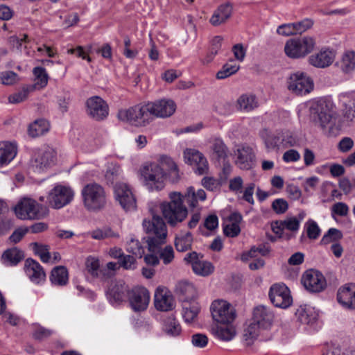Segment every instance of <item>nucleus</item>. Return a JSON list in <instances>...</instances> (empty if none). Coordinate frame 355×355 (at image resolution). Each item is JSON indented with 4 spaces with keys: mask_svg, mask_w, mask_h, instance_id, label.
Wrapping results in <instances>:
<instances>
[{
    "mask_svg": "<svg viewBox=\"0 0 355 355\" xmlns=\"http://www.w3.org/2000/svg\"><path fill=\"white\" fill-rule=\"evenodd\" d=\"M175 291L180 295L182 302L184 300H195L197 295L194 286L187 281L179 282L175 286Z\"/></svg>",
    "mask_w": 355,
    "mask_h": 355,
    "instance_id": "obj_32",
    "label": "nucleus"
},
{
    "mask_svg": "<svg viewBox=\"0 0 355 355\" xmlns=\"http://www.w3.org/2000/svg\"><path fill=\"white\" fill-rule=\"evenodd\" d=\"M287 87L290 92L297 96L309 94L314 87L313 81L305 72L297 71L291 73L287 80Z\"/></svg>",
    "mask_w": 355,
    "mask_h": 355,
    "instance_id": "obj_8",
    "label": "nucleus"
},
{
    "mask_svg": "<svg viewBox=\"0 0 355 355\" xmlns=\"http://www.w3.org/2000/svg\"><path fill=\"white\" fill-rule=\"evenodd\" d=\"M232 10L233 6L230 2L220 5L210 18V23L215 26L225 23L229 18H230L232 14Z\"/></svg>",
    "mask_w": 355,
    "mask_h": 355,
    "instance_id": "obj_28",
    "label": "nucleus"
},
{
    "mask_svg": "<svg viewBox=\"0 0 355 355\" xmlns=\"http://www.w3.org/2000/svg\"><path fill=\"white\" fill-rule=\"evenodd\" d=\"M334 108V103L329 98H322L313 101L310 107V114L315 125L325 130L335 115Z\"/></svg>",
    "mask_w": 355,
    "mask_h": 355,
    "instance_id": "obj_4",
    "label": "nucleus"
},
{
    "mask_svg": "<svg viewBox=\"0 0 355 355\" xmlns=\"http://www.w3.org/2000/svg\"><path fill=\"white\" fill-rule=\"evenodd\" d=\"M91 236L94 239H96V240H102V239H109V238H114V239L119 238V233L114 232L112 229L108 228V227L94 230L91 233Z\"/></svg>",
    "mask_w": 355,
    "mask_h": 355,
    "instance_id": "obj_54",
    "label": "nucleus"
},
{
    "mask_svg": "<svg viewBox=\"0 0 355 355\" xmlns=\"http://www.w3.org/2000/svg\"><path fill=\"white\" fill-rule=\"evenodd\" d=\"M155 306L158 311H169L175 307L171 293L165 288H157L155 293Z\"/></svg>",
    "mask_w": 355,
    "mask_h": 355,
    "instance_id": "obj_21",
    "label": "nucleus"
},
{
    "mask_svg": "<svg viewBox=\"0 0 355 355\" xmlns=\"http://www.w3.org/2000/svg\"><path fill=\"white\" fill-rule=\"evenodd\" d=\"M56 161V152L51 147H45L35 152L31 160L33 170L41 173L45 169L55 164Z\"/></svg>",
    "mask_w": 355,
    "mask_h": 355,
    "instance_id": "obj_13",
    "label": "nucleus"
},
{
    "mask_svg": "<svg viewBox=\"0 0 355 355\" xmlns=\"http://www.w3.org/2000/svg\"><path fill=\"white\" fill-rule=\"evenodd\" d=\"M15 212L17 218L21 220L40 219L48 214L46 207L39 205L31 198H23L15 207Z\"/></svg>",
    "mask_w": 355,
    "mask_h": 355,
    "instance_id": "obj_7",
    "label": "nucleus"
},
{
    "mask_svg": "<svg viewBox=\"0 0 355 355\" xmlns=\"http://www.w3.org/2000/svg\"><path fill=\"white\" fill-rule=\"evenodd\" d=\"M336 65L345 73L354 71L355 69V52L346 51L341 59L336 62Z\"/></svg>",
    "mask_w": 355,
    "mask_h": 355,
    "instance_id": "obj_39",
    "label": "nucleus"
},
{
    "mask_svg": "<svg viewBox=\"0 0 355 355\" xmlns=\"http://www.w3.org/2000/svg\"><path fill=\"white\" fill-rule=\"evenodd\" d=\"M140 173L148 190L159 191L164 187L166 173L160 164L155 162L146 164L141 167Z\"/></svg>",
    "mask_w": 355,
    "mask_h": 355,
    "instance_id": "obj_6",
    "label": "nucleus"
},
{
    "mask_svg": "<svg viewBox=\"0 0 355 355\" xmlns=\"http://www.w3.org/2000/svg\"><path fill=\"white\" fill-rule=\"evenodd\" d=\"M282 135L279 132L267 134L264 137V143L268 150H272L279 148L282 142Z\"/></svg>",
    "mask_w": 355,
    "mask_h": 355,
    "instance_id": "obj_53",
    "label": "nucleus"
},
{
    "mask_svg": "<svg viewBox=\"0 0 355 355\" xmlns=\"http://www.w3.org/2000/svg\"><path fill=\"white\" fill-rule=\"evenodd\" d=\"M34 91V86H26L17 93L13 94L8 97L10 103H19L26 99L28 94Z\"/></svg>",
    "mask_w": 355,
    "mask_h": 355,
    "instance_id": "obj_56",
    "label": "nucleus"
},
{
    "mask_svg": "<svg viewBox=\"0 0 355 355\" xmlns=\"http://www.w3.org/2000/svg\"><path fill=\"white\" fill-rule=\"evenodd\" d=\"M335 58L334 51L329 49H322L320 52L311 55L309 63L318 68H325L333 62Z\"/></svg>",
    "mask_w": 355,
    "mask_h": 355,
    "instance_id": "obj_26",
    "label": "nucleus"
},
{
    "mask_svg": "<svg viewBox=\"0 0 355 355\" xmlns=\"http://www.w3.org/2000/svg\"><path fill=\"white\" fill-rule=\"evenodd\" d=\"M235 164L241 170H249L255 164V155L252 148L241 146L235 151Z\"/></svg>",
    "mask_w": 355,
    "mask_h": 355,
    "instance_id": "obj_22",
    "label": "nucleus"
},
{
    "mask_svg": "<svg viewBox=\"0 0 355 355\" xmlns=\"http://www.w3.org/2000/svg\"><path fill=\"white\" fill-rule=\"evenodd\" d=\"M193 272L199 275L207 276L214 271V267L210 262L199 260L193 263Z\"/></svg>",
    "mask_w": 355,
    "mask_h": 355,
    "instance_id": "obj_50",
    "label": "nucleus"
},
{
    "mask_svg": "<svg viewBox=\"0 0 355 355\" xmlns=\"http://www.w3.org/2000/svg\"><path fill=\"white\" fill-rule=\"evenodd\" d=\"M263 329L252 320L247 325L243 333V338L247 345H252Z\"/></svg>",
    "mask_w": 355,
    "mask_h": 355,
    "instance_id": "obj_43",
    "label": "nucleus"
},
{
    "mask_svg": "<svg viewBox=\"0 0 355 355\" xmlns=\"http://www.w3.org/2000/svg\"><path fill=\"white\" fill-rule=\"evenodd\" d=\"M142 225L146 234L145 239L148 250L155 253L166 241V225L163 219L157 216H154L152 219L144 220Z\"/></svg>",
    "mask_w": 355,
    "mask_h": 355,
    "instance_id": "obj_1",
    "label": "nucleus"
},
{
    "mask_svg": "<svg viewBox=\"0 0 355 355\" xmlns=\"http://www.w3.org/2000/svg\"><path fill=\"white\" fill-rule=\"evenodd\" d=\"M115 200L125 211H132L137 209L136 198L130 188L125 183L116 182L114 186Z\"/></svg>",
    "mask_w": 355,
    "mask_h": 355,
    "instance_id": "obj_12",
    "label": "nucleus"
},
{
    "mask_svg": "<svg viewBox=\"0 0 355 355\" xmlns=\"http://www.w3.org/2000/svg\"><path fill=\"white\" fill-rule=\"evenodd\" d=\"M210 143L212 157L218 161H225L227 158L229 150L223 140L221 138L215 137L211 139Z\"/></svg>",
    "mask_w": 355,
    "mask_h": 355,
    "instance_id": "obj_33",
    "label": "nucleus"
},
{
    "mask_svg": "<svg viewBox=\"0 0 355 355\" xmlns=\"http://www.w3.org/2000/svg\"><path fill=\"white\" fill-rule=\"evenodd\" d=\"M85 207L92 211L104 209L107 205V195L104 187L96 182L87 184L81 191Z\"/></svg>",
    "mask_w": 355,
    "mask_h": 355,
    "instance_id": "obj_3",
    "label": "nucleus"
},
{
    "mask_svg": "<svg viewBox=\"0 0 355 355\" xmlns=\"http://www.w3.org/2000/svg\"><path fill=\"white\" fill-rule=\"evenodd\" d=\"M200 305L196 300H184L182 302V317L187 323L193 322L200 311Z\"/></svg>",
    "mask_w": 355,
    "mask_h": 355,
    "instance_id": "obj_29",
    "label": "nucleus"
},
{
    "mask_svg": "<svg viewBox=\"0 0 355 355\" xmlns=\"http://www.w3.org/2000/svg\"><path fill=\"white\" fill-rule=\"evenodd\" d=\"M344 116L349 121L355 119V96L352 93H342L338 96Z\"/></svg>",
    "mask_w": 355,
    "mask_h": 355,
    "instance_id": "obj_27",
    "label": "nucleus"
},
{
    "mask_svg": "<svg viewBox=\"0 0 355 355\" xmlns=\"http://www.w3.org/2000/svg\"><path fill=\"white\" fill-rule=\"evenodd\" d=\"M31 246H32L34 253L40 257L42 262H49L51 258L49 245L35 242L32 243Z\"/></svg>",
    "mask_w": 355,
    "mask_h": 355,
    "instance_id": "obj_49",
    "label": "nucleus"
},
{
    "mask_svg": "<svg viewBox=\"0 0 355 355\" xmlns=\"http://www.w3.org/2000/svg\"><path fill=\"white\" fill-rule=\"evenodd\" d=\"M298 320L306 324H313L316 320V314L310 307L300 306L295 312Z\"/></svg>",
    "mask_w": 355,
    "mask_h": 355,
    "instance_id": "obj_45",
    "label": "nucleus"
},
{
    "mask_svg": "<svg viewBox=\"0 0 355 355\" xmlns=\"http://www.w3.org/2000/svg\"><path fill=\"white\" fill-rule=\"evenodd\" d=\"M307 236L310 239H316L320 234L321 230L317 223L312 219H309L305 224Z\"/></svg>",
    "mask_w": 355,
    "mask_h": 355,
    "instance_id": "obj_57",
    "label": "nucleus"
},
{
    "mask_svg": "<svg viewBox=\"0 0 355 355\" xmlns=\"http://www.w3.org/2000/svg\"><path fill=\"white\" fill-rule=\"evenodd\" d=\"M271 302L276 307L286 309L293 302L289 288L283 283L272 284L268 293Z\"/></svg>",
    "mask_w": 355,
    "mask_h": 355,
    "instance_id": "obj_14",
    "label": "nucleus"
},
{
    "mask_svg": "<svg viewBox=\"0 0 355 355\" xmlns=\"http://www.w3.org/2000/svg\"><path fill=\"white\" fill-rule=\"evenodd\" d=\"M301 282L304 287L311 293H319L327 286L326 279L318 270H307L302 275Z\"/></svg>",
    "mask_w": 355,
    "mask_h": 355,
    "instance_id": "obj_16",
    "label": "nucleus"
},
{
    "mask_svg": "<svg viewBox=\"0 0 355 355\" xmlns=\"http://www.w3.org/2000/svg\"><path fill=\"white\" fill-rule=\"evenodd\" d=\"M183 199L190 207L195 208L198 206L199 201L205 200L206 193L203 189L196 191L193 187H189L183 196Z\"/></svg>",
    "mask_w": 355,
    "mask_h": 355,
    "instance_id": "obj_34",
    "label": "nucleus"
},
{
    "mask_svg": "<svg viewBox=\"0 0 355 355\" xmlns=\"http://www.w3.org/2000/svg\"><path fill=\"white\" fill-rule=\"evenodd\" d=\"M343 234L342 232L336 228H330L327 233L322 236L320 244L327 245L332 242H336L342 239Z\"/></svg>",
    "mask_w": 355,
    "mask_h": 355,
    "instance_id": "obj_52",
    "label": "nucleus"
},
{
    "mask_svg": "<svg viewBox=\"0 0 355 355\" xmlns=\"http://www.w3.org/2000/svg\"><path fill=\"white\" fill-rule=\"evenodd\" d=\"M156 252L159 253V259L165 265L169 264L174 259V250L171 245H166L164 248L160 249Z\"/></svg>",
    "mask_w": 355,
    "mask_h": 355,
    "instance_id": "obj_58",
    "label": "nucleus"
},
{
    "mask_svg": "<svg viewBox=\"0 0 355 355\" xmlns=\"http://www.w3.org/2000/svg\"><path fill=\"white\" fill-rule=\"evenodd\" d=\"M1 81L3 85H12L17 81V75L13 71H8L1 73Z\"/></svg>",
    "mask_w": 355,
    "mask_h": 355,
    "instance_id": "obj_64",
    "label": "nucleus"
},
{
    "mask_svg": "<svg viewBox=\"0 0 355 355\" xmlns=\"http://www.w3.org/2000/svg\"><path fill=\"white\" fill-rule=\"evenodd\" d=\"M24 258V253L17 248L6 250L1 257L3 264L6 266H16Z\"/></svg>",
    "mask_w": 355,
    "mask_h": 355,
    "instance_id": "obj_37",
    "label": "nucleus"
},
{
    "mask_svg": "<svg viewBox=\"0 0 355 355\" xmlns=\"http://www.w3.org/2000/svg\"><path fill=\"white\" fill-rule=\"evenodd\" d=\"M226 326H218L216 327L215 334L218 338L223 341H230L236 336V331L235 327L230 324H226Z\"/></svg>",
    "mask_w": 355,
    "mask_h": 355,
    "instance_id": "obj_46",
    "label": "nucleus"
},
{
    "mask_svg": "<svg viewBox=\"0 0 355 355\" xmlns=\"http://www.w3.org/2000/svg\"><path fill=\"white\" fill-rule=\"evenodd\" d=\"M87 272L93 277H101L106 275L103 269L100 268L99 261L94 257H88L85 261Z\"/></svg>",
    "mask_w": 355,
    "mask_h": 355,
    "instance_id": "obj_47",
    "label": "nucleus"
},
{
    "mask_svg": "<svg viewBox=\"0 0 355 355\" xmlns=\"http://www.w3.org/2000/svg\"><path fill=\"white\" fill-rule=\"evenodd\" d=\"M155 163L160 164L161 168L164 169L166 175H168L173 182H175L180 178L178 166L170 157L161 156L158 162Z\"/></svg>",
    "mask_w": 355,
    "mask_h": 355,
    "instance_id": "obj_31",
    "label": "nucleus"
},
{
    "mask_svg": "<svg viewBox=\"0 0 355 355\" xmlns=\"http://www.w3.org/2000/svg\"><path fill=\"white\" fill-rule=\"evenodd\" d=\"M293 25L296 34H302L312 27L313 21L311 19L306 18L300 21L293 23Z\"/></svg>",
    "mask_w": 355,
    "mask_h": 355,
    "instance_id": "obj_60",
    "label": "nucleus"
},
{
    "mask_svg": "<svg viewBox=\"0 0 355 355\" xmlns=\"http://www.w3.org/2000/svg\"><path fill=\"white\" fill-rule=\"evenodd\" d=\"M274 314L270 308L260 305L254 309L252 320L263 330L270 329L272 324Z\"/></svg>",
    "mask_w": 355,
    "mask_h": 355,
    "instance_id": "obj_23",
    "label": "nucleus"
},
{
    "mask_svg": "<svg viewBox=\"0 0 355 355\" xmlns=\"http://www.w3.org/2000/svg\"><path fill=\"white\" fill-rule=\"evenodd\" d=\"M223 38L221 36H215L211 41V46L208 54V62L212 60L214 57L218 53L220 49Z\"/></svg>",
    "mask_w": 355,
    "mask_h": 355,
    "instance_id": "obj_59",
    "label": "nucleus"
},
{
    "mask_svg": "<svg viewBox=\"0 0 355 355\" xmlns=\"http://www.w3.org/2000/svg\"><path fill=\"white\" fill-rule=\"evenodd\" d=\"M282 227L291 232H297L300 227V220L296 217L288 218L282 220Z\"/></svg>",
    "mask_w": 355,
    "mask_h": 355,
    "instance_id": "obj_61",
    "label": "nucleus"
},
{
    "mask_svg": "<svg viewBox=\"0 0 355 355\" xmlns=\"http://www.w3.org/2000/svg\"><path fill=\"white\" fill-rule=\"evenodd\" d=\"M338 303L344 308L355 309V284L341 286L337 293Z\"/></svg>",
    "mask_w": 355,
    "mask_h": 355,
    "instance_id": "obj_24",
    "label": "nucleus"
},
{
    "mask_svg": "<svg viewBox=\"0 0 355 355\" xmlns=\"http://www.w3.org/2000/svg\"><path fill=\"white\" fill-rule=\"evenodd\" d=\"M49 130V122L44 119H38L31 123L28 128V133L32 137L43 135Z\"/></svg>",
    "mask_w": 355,
    "mask_h": 355,
    "instance_id": "obj_42",
    "label": "nucleus"
},
{
    "mask_svg": "<svg viewBox=\"0 0 355 355\" xmlns=\"http://www.w3.org/2000/svg\"><path fill=\"white\" fill-rule=\"evenodd\" d=\"M50 281L52 284L63 286L67 285L69 281V273L66 267L62 266H56L52 269Z\"/></svg>",
    "mask_w": 355,
    "mask_h": 355,
    "instance_id": "obj_35",
    "label": "nucleus"
},
{
    "mask_svg": "<svg viewBox=\"0 0 355 355\" xmlns=\"http://www.w3.org/2000/svg\"><path fill=\"white\" fill-rule=\"evenodd\" d=\"M314 45V40L311 37L291 39L286 42L284 51L291 58H301L309 54Z\"/></svg>",
    "mask_w": 355,
    "mask_h": 355,
    "instance_id": "obj_9",
    "label": "nucleus"
},
{
    "mask_svg": "<svg viewBox=\"0 0 355 355\" xmlns=\"http://www.w3.org/2000/svg\"><path fill=\"white\" fill-rule=\"evenodd\" d=\"M191 343L196 347L203 348L208 343V338L203 334H195L191 336Z\"/></svg>",
    "mask_w": 355,
    "mask_h": 355,
    "instance_id": "obj_63",
    "label": "nucleus"
},
{
    "mask_svg": "<svg viewBox=\"0 0 355 355\" xmlns=\"http://www.w3.org/2000/svg\"><path fill=\"white\" fill-rule=\"evenodd\" d=\"M117 117L120 121L137 128L145 127L153 120L148 103L121 109L118 112Z\"/></svg>",
    "mask_w": 355,
    "mask_h": 355,
    "instance_id": "obj_5",
    "label": "nucleus"
},
{
    "mask_svg": "<svg viewBox=\"0 0 355 355\" xmlns=\"http://www.w3.org/2000/svg\"><path fill=\"white\" fill-rule=\"evenodd\" d=\"M150 115L157 118H167L172 116L176 110V104L171 99L163 98L148 102Z\"/></svg>",
    "mask_w": 355,
    "mask_h": 355,
    "instance_id": "obj_17",
    "label": "nucleus"
},
{
    "mask_svg": "<svg viewBox=\"0 0 355 355\" xmlns=\"http://www.w3.org/2000/svg\"><path fill=\"white\" fill-rule=\"evenodd\" d=\"M185 162L195 166L199 175L207 173L209 169L206 157L196 149L187 148L184 151Z\"/></svg>",
    "mask_w": 355,
    "mask_h": 355,
    "instance_id": "obj_19",
    "label": "nucleus"
},
{
    "mask_svg": "<svg viewBox=\"0 0 355 355\" xmlns=\"http://www.w3.org/2000/svg\"><path fill=\"white\" fill-rule=\"evenodd\" d=\"M33 73L35 76V83L29 86H34V90L45 87L49 80V76L45 69L42 67H36L33 68Z\"/></svg>",
    "mask_w": 355,
    "mask_h": 355,
    "instance_id": "obj_44",
    "label": "nucleus"
},
{
    "mask_svg": "<svg viewBox=\"0 0 355 355\" xmlns=\"http://www.w3.org/2000/svg\"><path fill=\"white\" fill-rule=\"evenodd\" d=\"M24 270L26 275L32 282L40 284L45 280V272L42 266L35 260L27 259L25 261Z\"/></svg>",
    "mask_w": 355,
    "mask_h": 355,
    "instance_id": "obj_25",
    "label": "nucleus"
},
{
    "mask_svg": "<svg viewBox=\"0 0 355 355\" xmlns=\"http://www.w3.org/2000/svg\"><path fill=\"white\" fill-rule=\"evenodd\" d=\"M237 105L240 110L248 112L258 107L259 103L254 95L245 94L238 98Z\"/></svg>",
    "mask_w": 355,
    "mask_h": 355,
    "instance_id": "obj_38",
    "label": "nucleus"
},
{
    "mask_svg": "<svg viewBox=\"0 0 355 355\" xmlns=\"http://www.w3.org/2000/svg\"><path fill=\"white\" fill-rule=\"evenodd\" d=\"M239 65L232 60L230 62L225 64L222 69L217 72L216 78L225 79L236 73L239 69Z\"/></svg>",
    "mask_w": 355,
    "mask_h": 355,
    "instance_id": "obj_48",
    "label": "nucleus"
},
{
    "mask_svg": "<svg viewBox=\"0 0 355 355\" xmlns=\"http://www.w3.org/2000/svg\"><path fill=\"white\" fill-rule=\"evenodd\" d=\"M17 155V146L13 143H0V166L9 164Z\"/></svg>",
    "mask_w": 355,
    "mask_h": 355,
    "instance_id": "obj_30",
    "label": "nucleus"
},
{
    "mask_svg": "<svg viewBox=\"0 0 355 355\" xmlns=\"http://www.w3.org/2000/svg\"><path fill=\"white\" fill-rule=\"evenodd\" d=\"M192 243L193 236L191 233L181 232L176 235L174 244L178 251L185 252L191 248Z\"/></svg>",
    "mask_w": 355,
    "mask_h": 355,
    "instance_id": "obj_40",
    "label": "nucleus"
},
{
    "mask_svg": "<svg viewBox=\"0 0 355 355\" xmlns=\"http://www.w3.org/2000/svg\"><path fill=\"white\" fill-rule=\"evenodd\" d=\"M322 355H355V348L345 343H333Z\"/></svg>",
    "mask_w": 355,
    "mask_h": 355,
    "instance_id": "obj_41",
    "label": "nucleus"
},
{
    "mask_svg": "<svg viewBox=\"0 0 355 355\" xmlns=\"http://www.w3.org/2000/svg\"><path fill=\"white\" fill-rule=\"evenodd\" d=\"M128 293V288L123 281H112L106 295L112 305H118L126 299Z\"/></svg>",
    "mask_w": 355,
    "mask_h": 355,
    "instance_id": "obj_20",
    "label": "nucleus"
},
{
    "mask_svg": "<svg viewBox=\"0 0 355 355\" xmlns=\"http://www.w3.org/2000/svg\"><path fill=\"white\" fill-rule=\"evenodd\" d=\"M120 175L121 168L119 166L112 164L108 166L105 174V178L107 184H113L119 179Z\"/></svg>",
    "mask_w": 355,
    "mask_h": 355,
    "instance_id": "obj_55",
    "label": "nucleus"
},
{
    "mask_svg": "<svg viewBox=\"0 0 355 355\" xmlns=\"http://www.w3.org/2000/svg\"><path fill=\"white\" fill-rule=\"evenodd\" d=\"M213 319L220 324L232 323L236 317V310L231 304L225 300H215L211 305Z\"/></svg>",
    "mask_w": 355,
    "mask_h": 355,
    "instance_id": "obj_10",
    "label": "nucleus"
},
{
    "mask_svg": "<svg viewBox=\"0 0 355 355\" xmlns=\"http://www.w3.org/2000/svg\"><path fill=\"white\" fill-rule=\"evenodd\" d=\"M85 107L87 114L97 121L105 119L109 114L107 103L98 96L89 98L85 102Z\"/></svg>",
    "mask_w": 355,
    "mask_h": 355,
    "instance_id": "obj_15",
    "label": "nucleus"
},
{
    "mask_svg": "<svg viewBox=\"0 0 355 355\" xmlns=\"http://www.w3.org/2000/svg\"><path fill=\"white\" fill-rule=\"evenodd\" d=\"M130 304L135 311L147 309L150 302V294L144 287H135L128 293Z\"/></svg>",
    "mask_w": 355,
    "mask_h": 355,
    "instance_id": "obj_18",
    "label": "nucleus"
},
{
    "mask_svg": "<svg viewBox=\"0 0 355 355\" xmlns=\"http://www.w3.org/2000/svg\"><path fill=\"white\" fill-rule=\"evenodd\" d=\"M126 250L139 258H141L144 254V249L139 240L132 236L130 237V240L127 242Z\"/></svg>",
    "mask_w": 355,
    "mask_h": 355,
    "instance_id": "obj_51",
    "label": "nucleus"
},
{
    "mask_svg": "<svg viewBox=\"0 0 355 355\" xmlns=\"http://www.w3.org/2000/svg\"><path fill=\"white\" fill-rule=\"evenodd\" d=\"M272 208L275 213L282 214L287 211L288 205L286 200L283 198H278L272 202Z\"/></svg>",
    "mask_w": 355,
    "mask_h": 355,
    "instance_id": "obj_62",
    "label": "nucleus"
},
{
    "mask_svg": "<svg viewBox=\"0 0 355 355\" xmlns=\"http://www.w3.org/2000/svg\"><path fill=\"white\" fill-rule=\"evenodd\" d=\"M162 330L167 336L176 337L180 335L182 327L177 319L171 315L163 320Z\"/></svg>",
    "mask_w": 355,
    "mask_h": 355,
    "instance_id": "obj_36",
    "label": "nucleus"
},
{
    "mask_svg": "<svg viewBox=\"0 0 355 355\" xmlns=\"http://www.w3.org/2000/svg\"><path fill=\"white\" fill-rule=\"evenodd\" d=\"M73 190L66 186L58 184L49 193L47 202L53 209H60L69 204L73 198Z\"/></svg>",
    "mask_w": 355,
    "mask_h": 355,
    "instance_id": "obj_11",
    "label": "nucleus"
},
{
    "mask_svg": "<svg viewBox=\"0 0 355 355\" xmlns=\"http://www.w3.org/2000/svg\"><path fill=\"white\" fill-rule=\"evenodd\" d=\"M168 196L170 201L162 203L160 208L167 223L175 226L187 218L188 210L183 205V195L180 192H171Z\"/></svg>",
    "mask_w": 355,
    "mask_h": 355,
    "instance_id": "obj_2",
    "label": "nucleus"
}]
</instances>
